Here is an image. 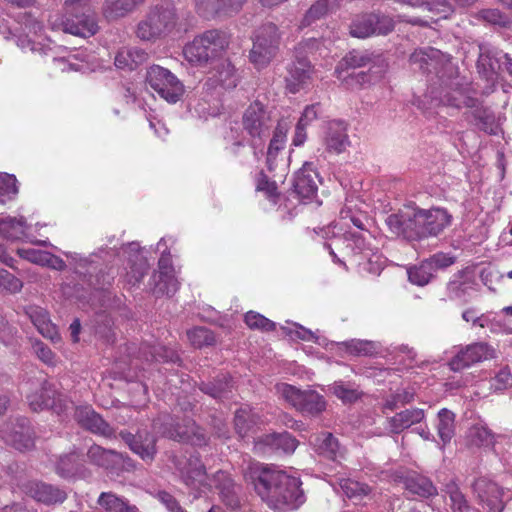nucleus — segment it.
I'll list each match as a JSON object with an SVG mask.
<instances>
[{"label": "nucleus", "mask_w": 512, "mask_h": 512, "mask_svg": "<svg viewBox=\"0 0 512 512\" xmlns=\"http://www.w3.org/2000/svg\"><path fill=\"white\" fill-rule=\"evenodd\" d=\"M244 477L254 486L262 501L275 511L295 510L306 501L300 478L291 476L274 465L252 462Z\"/></svg>", "instance_id": "f257e3e1"}, {"label": "nucleus", "mask_w": 512, "mask_h": 512, "mask_svg": "<svg viewBox=\"0 0 512 512\" xmlns=\"http://www.w3.org/2000/svg\"><path fill=\"white\" fill-rule=\"evenodd\" d=\"M451 219L452 216L444 208L423 209L409 202L389 214L385 224L396 237L414 242L437 237L451 224Z\"/></svg>", "instance_id": "f03ea898"}, {"label": "nucleus", "mask_w": 512, "mask_h": 512, "mask_svg": "<svg viewBox=\"0 0 512 512\" xmlns=\"http://www.w3.org/2000/svg\"><path fill=\"white\" fill-rule=\"evenodd\" d=\"M173 463L180 472L185 485L197 491H201L203 488H215L219 491L222 502L228 508L232 510L240 508L241 486L236 484L227 472L219 470L211 477L208 476L198 455H190L185 461L174 457Z\"/></svg>", "instance_id": "7ed1b4c3"}, {"label": "nucleus", "mask_w": 512, "mask_h": 512, "mask_svg": "<svg viewBox=\"0 0 512 512\" xmlns=\"http://www.w3.org/2000/svg\"><path fill=\"white\" fill-rule=\"evenodd\" d=\"M92 0H66L67 17L55 16L49 23L53 30H62L75 36L90 37L98 32L95 13L91 10Z\"/></svg>", "instance_id": "20e7f679"}, {"label": "nucleus", "mask_w": 512, "mask_h": 512, "mask_svg": "<svg viewBox=\"0 0 512 512\" xmlns=\"http://www.w3.org/2000/svg\"><path fill=\"white\" fill-rule=\"evenodd\" d=\"M241 126L247 136V143L258 161L263 155V148L273 127V120L267 107L255 100L244 111L241 117Z\"/></svg>", "instance_id": "39448f33"}, {"label": "nucleus", "mask_w": 512, "mask_h": 512, "mask_svg": "<svg viewBox=\"0 0 512 512\" xmlns=\"http://www.w3.org/2000/svg\"><path fill=\"white\" fill-rule=\"evenodd\" d=\"M229 40L223 31L208 30L185 45L183 53L186 60L194 65H213L218 56L228 47Z\"/></svg>", "instance_id": "423d86ee"}, {"label": "nucleus", "mask_w": 512, "mask_h": 512, "mask_svg": "<svg viewBox=\"0 0 512 512\" xmlns=\"http://www.w3.org/2000/svg\"><path fill=\"white\" fill-rule=\"evenodd\" d=\"M21 390L26 393L29 407L35 412L44 409L61 411L67 407V397L44 377L29 378L21 384Z\"/></svg>", "instance_id": "0eeeda50"}, {"label": "nucleus", "mask_w": 512, "mask_h": 512, "mask_svg": "<svg viewBox=\"0 0 512 512\" xmlns=\"http://www.w3.org/2000/svg\"><path fill=\"white\" fill-rule=\"evenodd\" d=\"M177 22L174 6H156L138 23L136 35L143 41H155L170 34L176 28Z\"/></svg>", "instance_id": "6e6552de"}, {"label": "nucleus", "mask_w": 512, "mask_h": 512, "mask_svg": "<svg viewBox=\"0 0 512 512\" xmlns=\"http://www.w3.org/2000/svg\"><path fill=\"white\" fill-rule=\"evenodd\" d=\"M252 41L253 45L249 55L250 61L256 68H264L278 52L280 44L278 27L271 22L261 25L255 30Z\"/></svg>", "instance_id": "1a4fd4ad"}, {"label": "nucleus", "mask_w": 512, "mask_h": 512, "mask_svg": "<svg viewBox=\"0 0 512 512\" xmlns=\"http://www.w3.org/2000/svg\"><path fill=\"white\" fill-rule=\"evenodd\" d=\"M275 388L280 397L303 415L315 417L326 409L324 397L315 390H301L287 383H279Z\"/></svg>", "instance_id": "9d476101"}, {"label": "nucleus", "mask_w": 512, "mask_h": 512, "mask_svg": "<svg viewBox=\"0 0 512 512\" xmlns=\"http://www.w3.org/2000/svg\"><path fill=\"white\" fill-rule=\"evenodd\" d=\"M154 423L155 429L164 437L169 439L189 443L193 446L202 447L208 443V436L205 431L199 427L194 420L188 419L183 425L174 423L173 419L168 417L164 422Z\"/></svg>", "instance_id": "9b49d317"}, {"label": "nucleus", "mask_w": 512, "mask_h": 512, "mask_svg": "<svg viewBox=\"0 0 512 512\" xmlns=\"http://www.w3.org/2000/svg\"><path fill=\"white\" fill-rule=\"evenodd\" d=\"M147 84L169 103H176L184 94V85L168 69L151 66L146 73Z\"/></svg>", "instance_id": "f8f14e48"}, {"label": "nucleus", "mask_w": 512, "mask_h": 512, "mask_svg": "<svg viewBox=\"0 0 512 512\" xmlns=\"http://www.w3.org/2000/svg\"><path fill=\"white\" fill-rule=\"evenodd\" d=\"M0 438L19 451L30 450L35 444V432L25 417L6 421L0 428Z\"/></svg>", "instance_id": "ddd939ff"}, {"label": "nucleus", "mask_w": 512, "mask_h": 512, "mask_svg": "<svg viewBox=\"0 0 512 512\" xmlns=\"http://www.w3.org/2000/svg\"><path fill=\"white\" fill-rule=\"evenodd\" d=\"M239 82V75L229 59L221 58L213 61L207 73L203 89L212 93L217 90L234 89Z\"/></svg>", "instance_id": "4468645a"}, {"label": "nucleus", "mask_w": 512, "mask_h": 512, "mask_svg": "<svg viewBox=\"0 0 512 512\" xmlns=\"http://www.w3.org/2000/svg\"><path fill=\"white\" fill-rule=\"evenodd\" d=\"M494 357L495 350L488 343L475 342L461 347L449 360L448 366L452 371L458 372Z\"/></svg>", "instance_id": "2eb2a0df"}, {"label": "nucleus", "mask_w": 512, "mask_h": 512, "mask_svg": "<svg viewBox=\"0 0 512 512\" xmlns=\"http://www.w3.org/2000/svg\"><path fill=\"white\" fill-rule=\"evenodd\" d=\"M394 21L386 15L375 13L357 17L350 25V34L357 38H367L372 35H387L394 29Z\"/></svg>", "instance_id": "dca6fc26"}, {"label": "nucleus", "mask_w": 512, "mask_h": 512, "mask_svg": "<svg viewBox=\"0 0 512 512\" xmlns=\"http://www.w3.org/2000/svg\"><path fill=\"white\" fill-rule=\"evenodd\" d=\"M314 73V67L307 58L297 57L287 67L286 89L292 94L308 89L313 83Z\"/></svg>", "instance_id": "f3484780"}, {"label": "nucleus", "mask_w": 512, "mask_h": 512, "mask_svg": "<svg viewBox=\"0 0 512 512\" xmlns=\"http://www.w3.org/2000/svg\"><path fill=\"white\" fill-rule=\"evenodd\" d=\"M297 446V439L288 432L265 434L254 441V450L261 454H290Z\"/></svg>", "instance_id": "a211bd4d"}, {"label": "nucleus", "mask_w": 512, "mask_h": 512, "mask_svg": "<svg viewBox=\"0 0 512 512\" xmlns=\"http://www.w3.org/2000/svg\"><path fill=\"white\" fill-rule=\"evenodd\" d=\"M470 84L464 78L456 77L446 86L441 101L447 105L457 109L462 107H473L476 104Z\"/></svg>", "instance_id": "6ab92c4d"}, {"label": "nucleus", "mask_w": 512, "mask_h": 512, "mask_svg": "<svg viewBox=\"0 0 512 512\" xmlns=\"http://www.w3.org/2000/svg\"><path fill=\"white\" fill-rule=\"evenodd\" d=\"M119 437L128 445L130 450L139 455L142 460L151 462L157 453L156 438L147 430H139L136 434L123 430Z\"/></svg>", "instance_id": "aec40b11"}, {"label": "nucleus", "mask_w": 512, "mask_h": 512, "mask_svg": "<svg viewBox=\"0 0 512 512\" xmlns=\"http://www.w3.org/2000/svg\"><path fill=\"white\" fill-rule=\"evenodd\" d=\"M472 489L479 502L486 506L490 512H502L504 508L503 490L497 483L485 477H480L474 481Z\"/></svg>", "instance_id": "412c9836"}, {"label": "nucleus", "mask_w": 512, "mask_h": 512, "mask_svg": "<svg viewBox=\"0 0 512 512\" xmlns=\"http://www.w3.org/2000/svg\"><path fill=\"white\" fill-rule=\"evenodd\" d=\"M321 178L312 162H305L296 172L293 182L294 192L302 199L316 196Z\"/></svg>", "instance_id": "4be33fe9"}, {"label": "nucleus", "mask_w": 512, "mask_h": 512, "mask_svg": "<svg viewBox=\"0 0 512 512\" xmlns=\"http://www.w3.org/2000/svg\"><path fill=\"white\" fill-rule=\"evenodd\" d=\"M347 130V124L342 120L328 123L323 140L328 153L338 155L347 150L351 144Z\"/></svg>", "instance_id": "5701e85b"}, {"label": "nucleus", "mask_w": 512, "mask_h": 512, "mask_svg": "<svg viewBox=\"0 0 512 512\" xmlns=\"http://www.w3.org/2000/svg\"><path fill=\"white\" fill-rule=\"evenodd\" d=\"M247 0H195L197 13L205 18L238 13Z\"/></svg>", "instance_id": "b1692460"}, {"label": "nucleus", "mask_w": 512, "mask_h": 512, "mask_svg": "<svg viewBox=\"0 0 512 512\" xmlns=\"http://www.w3.org/2000/svg\"><path fill=\"white\" fill-rule=\"evenodd\" d=\"M75 419L78 424L91 433L104 437L114 435V429L91 407H78L75 411Z\"/></svg>", "instance_id": "393cba45"}, {"label": "nucleus", "mask_w": 512, "mask_h": 512, "mask_svg": "<svg viewBox=\"0 0 512 512\" xmlns=\"http://www.w3.org/2000/svg\"><path fill=\"white\" fill-rule=\"evenodd\" d=\"M86 456L90 464L110 471L118 470L124 463L123 454L96 444L88 448Z\"/></svg>", "instance_id": "a878e982"}, {"label": "nucleus", "mask_w": 512, "mask_h": 512, "mask_svg": "<svg viewBox=\"0 0 512 512\" xmlns=\"http://www.w3.org/2000/svg\"><path fill=\"white\" fill-rule=\"evenodd\" d=\"M123 249L125 253L129 254V270L125 275L126 282L135 286L142 281L148 271L149 265L147 260L140 254V246L138 243H128Z\"/></svg>", "instance_id": "bb28decb"}, {"label": "nucleus", "mask_w": 512, "mask_h": 512, "mask_svg": "<svg viewBox=\"0 0 512 512\" xmlns=\"http://www.w3.org/2000/svg\"><path fill=\"white\" fill-rule=\"evenodd\" d=\"M479 50L477 60L478 71L483 74L486 79H493L501 68L506 53L486 44L479 45Z\"/></svg>", "instance_id": "cd10ccee"}, {"label": "nucleus", "mask_w": 512, "mask_h": 512, "mask_svg": "<svg viewBox=\"0 0 512 512\" xmlns=\"http://www.w3.org/2000/svg\"><path fill=\"white\" fill-rule=\"evenodd\" d=\"M27 494L46 505L63 503L67 493L59 487L44 482H31L27 486Z\"/></svg>", "instance_id": "c85d7f7f"}, {"label": "nucleus", "mask_w": 512, "mask_h": 512, "mask_svg": "<svg viewBox=\"0 0 512 512\" xmlns=\"http://www.w3.org/2000/svg\"><path fill=\"white\" fill-rule=\"evenodd\" d=\"M475 285L476 282L468 271H458L446 285V296L450 300H465L469 291L473 290Z\"/></svg>", "instance_id": "c756f323"}, {"label": "nucleus", "mask_w": 512, "mask_h": 512, "mask_svg": "<svg viewBox=\"0 0 512 512\" xmlns=\"http://www.w3.org/2000/svg\"><path fill=\"white\" fill-rule=\"evenodd\" d=\"M404 489L419 498H430L438 494L433 482L426 476L416 472L408 473L402 478Z\"/></svg>", "instance_id": "7c9ffc66"}, {"label": "nucleus", "mask_w": 512, "mask_h": 512, "mask_svg": "<svg viewBox=\"0 0 512 512\" xmlns=\"http://www.w3.org/2000/svg\"><path fill=\"white\" fill-rule=\"evenodd\" d=\"M25 311L39 333L52 341L59 339L56 326L51 323L48 312L44 308L30 305Z\"/></svg>", "instance_id": "2f4dec72"}, {"label": "nucleus", "mask_w": 512, "mask_h": 512, "mask_svg": "<svg viewBox=\"0 0 512 512\" xmlns=\"http://www.w3.org/2000/svg\"><path fill=\"white\" fill-rule=\"evenodd\" d=\"M145 0H105L102 14L108 21L119 20L132 13Z\"/></svg>", "instance_id": "473e14b6"}, {"label": "nucleus", "mask_w": 512, "mask_h": 512, "mask_svg": "<svg viewBox=\"0 0 512 512\" xmlns=\"http://www.w3.org/2000/svg\"><path fill=\"white\" fill-rule=\"evenodd\" d=\"M85 470L80 454L75 451L60 456L55 463V472L62 478L80 476Z\"/></svg>", "instance_id": "72a5a7b5"}, {"label": "nucleus", "mask_w": 512, "mask_h": 512, "mask_svg": "<svg viewBox=\"0 0 512 512\" xmlns=\"http://www.w3.org/2000/svg\"><path fill=\"white\" fill-rule=\"evenodd\" d=\"M424 411L418 408L406 409L388 419L389 428L392 433L399 434L414 424L424 419Z\"/></svg>", "instance_id": "f704fd0d"}, {"label": "nucleus", "mask_w": 512, "mask_h": 512, "mask_svg": "<svg viewBox=\"0 0 512 512\" xmlns=\"http://www.w3.org/2000/svg\"><path fill=\"white\" fill-rule=\"evenodd\" d=\"M317 453L327 459L336 460L343 456L338 439L330 432H321L314 441Z\"/></svg>", "instance_id": "c9c22d12"}, {"label": "nucleus", "mask_w": 512, "mask_h": 512, "mask_svg": "<svg viewBox=\"0 0 512 512\" xmlns=\"http://www.w3.org/2000/svg\"><path fill=\"white\" fill-rule=\"evenodd\" d=\"M148 59V54L141 48L124 47L115 57V66L119 69L133 70Z\"/></svg>", "instance_id": "e433bc0d"}, {"label": "nucleus", "mask_w": 512, "mask_h": 512, "mask_svg": "<svg viewBox=\"0 0 512 512\" xmlns=\"http://www.w3.org/2000/svg\"><path fill=\"white\" fill-rule=\"evenodd\" d=\"M28 225L23 217H5L0 220V235L11 241L23 240L27 236Z\"/></svg>", "instance_id": "4c0bfd02"}, {"label": "nucleus", "mask_w": 512, "mask_h": 512, "mask_svg": "<svg viewBox=\"0 0 512 512\" xmlns=\"http://www.w3.org/2000/svg\"><path fill=\"white\" fill-rule=\"evenodd\" d=\"M152 293L156 296H172L179 289V281L175 273L153 274L150 279Z\"/></svg>", "instance_id": "58836bf2"}, {"label": "nucleus", "mask_w": 512, "mask_h": 512, "mask_svg": "<svg viewBox=\"0 0 512 512\" xmlns=\"http://www.w3.org/2000/svg\"><path fill=\"white\" fill-rule=\"evenodd\" d=\"M287 131V125L278 122L267 149V166L269 170L273 169L278 153L285 148Z\"/></svg>", "instance_id": "ea45409f"}, {"label": "nucleus", "mask_w": 512, "mask_h": 512, "mask_svg": "<svg viewBox=\"0 0 512 512\" xmlns=\"http://www.w3.org/2000/svg\"><path fill=\"white\" fill-rule=\"evenodd\" d=\"M139 357L147 362H176L179 360V356L174 350L162 345H143L139 350Z\"/></svg>", "instance_id": "a19ab883"}, {"label": "nucleus", "mask_w": 512, "mask_h": 512, "mask_svg": "<svg viewBox=\"0 0 512 512\" xmlns=\"http://www.w3.org/2000/svg\"><path fill=\"white\" fill-rule=\"evenodd\" d=\"M341 0H317L304 15L302 25L309 26L336 9Z\"/></svg>", "instance_id": "79ce46f5"}, {"label": "nucleus", "mask_w": 512, "mask_h": 512, "mask_svg": "<svg viewBox=\"0 0 512 512\" xmlns=\"http://www.w3.org/2000/svg\"><path fill=\"white\" fill-rule=\"evenodd\" d=\"M443 492L449 497V508L451 512H469L471 507L455 481L451 480L445 484Z\"/></svg>", "instance_id": "37998d69"}, {"label": "nucleus", "mask_w": 512, "mask_h": 512, "mask_svg": "<svg viewBox=\"0 0 512 512\" xmlns=\"http://www.w3.org/2000/svg\"><path fill=\"white\" fill-rule=\"evenodd\" d=\"M231 388V377L226 374H221L212 382H203L200 386V390L202 392L215 399L225 398L226 394L231 391Z\"/></svg>", "instance_id": "c03bdc74"}, {"label": "nucleus", "mask_w": 512, "mask_h": 512, "mask_svg": "<svg viewBox=\"0 0 512 512\" xmlns=\"http://www.w3.org/2000/svg\"><path fill=\"white\" fill-rule=\"evenodd\" d=\"M440 51L432 47L415 50L410 58V64L416 66L423 73L429 71L430 66L438 60Z\"/></svg>", "instance_id": "a18cd8bd"}, {"label": "nucleus", "mask_w": 512, "mask_h": 512, "mask_svg": "<svg viewBox=\"0 0 512 512\" xmlns=\"http://www.w3.org/2000/svg\"><path fill=\"white\" fill-rule=\"evenodd\" d=\"M455 415L448 409H441L438 412L437 433L443 444L451 441L455 434Z\"/></svg>", "instance_id": "49530a36"}, {"label": "nucleus", "mask_w": 512, "mask_h": 512, "mask_svg": "<svg viewBox=\"0 0 512 512\" xmlns=\"http://www.w3.org/2000/svg\"><path fill=\"white\" fill-rule=\"evenodd\" d=\"M339 486L342 492L350 499L361 500L371 492V487L368 484L351 478L339 479Z\"/></svg>", "instance_id": "de8ad7c7"}, {"label": "nucleus", "mask_w": 512, "mask_h": 512, "mask_svg": "<svg viewBox=\"0 0 512 512\" xmlns=\"http://www.w3.org/2000/svg\"><path fill=\"white\" fill-rule=\"evenodd\" d=\"M475 104L473 107H468L471 109L470 115L482 130L493 133L492 125L495 120L493 112L489 108L484 107L478 98H476Z\"/></svg>", "instance_id": "09e8293b"}, {"label": "nucleus", "mask_w": 512, "mask_h": 512, "mask_svg": "<svg viewBox=\"0 0 512 512\" xmlns=\"http://www.w3.org/2000/svg\"><path fill=\"white\" fill-rule=\"evenodd\" d=\"M468 439L471 445L477 447H490L495 442L492 431L481 424L474 425L469 429Z\"/></svg>", "instance_id": "8fccbe9b"}, {"label": "nucleus", "mask_w": 512, "mask_h": 512, "mask_svg": "<svg viewBox=\"0 0 512 512\" xmlns=\"http://www.w3.org/2000/svg\"><path fill=\"white\" fill-rule=\"evenodd\" d=\"M340 218L342 220H350V222L359 230H366V223L369 222L367 215L356 209V205L352 200H347L344 207L340 211Z\"/></svg>", "instance_id": "3c124183"}, {"label": "nucleus", "mask_w": 512, "mask_h": 512, "mask_svg": "<svg viewBox=\"0 0 512 512\" xmlns=\"http://www.w3.org/2000/svg\"><path fill=\"white\" fill-rule=\"evenodd\" d=\"M373 55L368 51L352 50L342 59L340 66H345L347 69L365 67L373 60Z\"/></svg>", "instance_id": "603ef678"}, {"label": "nucleus", "mask_w": 512, "mask_h": 512, "mask_svg": "<svg viewBox=\"0 0 512 512\" xmlns=\"http://www.w3.org/2000/svg\"><path fill=\"white\" fill-rule=\"evenodd\" d=\"M434 276V272L427 260L423 261L419 266H415L408 270L409 281L418 286L428 284Z\"/></svg>", "instance_id": "864d4df0"}, {"label": "nucleus", "mask_w": 512, "mask_h": 512, "mask_svg": "<svg viewBox=\"0 0 512 512\" xmlns=\"http://www.w3.org/2000/svg\"><path fill=\"white\" fill-rule=\"evenodd\" d=\"M190 343L196 348L211 346L215 343L213 332L205 327H195L187 332Z\"/></svg>", "instance_id": "5fc2aeb1"}, {"label": "nucleus", "mask_w": 512, "mask_h": 512, "mask_svg": "<svg viewBox=\"0 0 512 512\" xmlns=\"http://www.w3.org/2000/svg\"><path fill=\"white\" fill-rule=\"evenodd\" d=\"M18 193L17 179L14 175L0 174V203L5 204Z\"/></svg>", "instance_id": "6e6d98bb"}, {"label": "nucleus", "mask_w": 512, "mask_h": 512, "mask_svg": "<svg viewBox=\"0 0 512 512\" xmlns=\"http://www.w3.org/2000/svg\"><path fill=\"white\" fill-rule=\"evenodd\" d=\"M348 353L354 356H371L376 353V344L368 340L353 339L344 343Z\"/></svg>", "instance_id": "4d7b16f0"}, {"label": "nucleus", "mask_w": 512, "mask_h": 512, "mask_svg": "<svg viewBox=\"0 0 512 512\" xmlns=\"http://www.w3.org/2000/svg\"><path fill=\"white\" fill-rule=\"evenodd\" d=\"M400 2L406 3L412 7L425 6L428 11L436 12L441 17L446 18L451 12L452 7L447 1L442 2H427L424 0H399Z\"/></svg>", "instance_id": "13d9d810"}, {"label": "nucleus", "mask_w": 512, "mask_h": 512, "mask_svg": "<svg viewBox=\"0 0 512 512\" xmlns=\"http://www.w3.org/2000/svg\"><path fill=\"white\" fill-rule=\"evenodd\" d=\"M245 323L251 329H257L266 332L273 331L276 327V324L273 321L254 311H249L246 313Z\"/></svg>", "instance_id": "bf43d9fd"}, {"label": "nucleus", "mask_w": 512, "mask_h": 512, "mask_svg": "<svg viewBox=\"0 0 512 512\" xmlns=\"http://www.w3.org/2000/svg\"><path fill=\"white\" fill-rule=\"evenodd\" d=\"M125 499L111 492H102L98 498V504L107 512H122L125 507Z\"/></svg>", "instance_id": "052dcab7"}, {"label": "nucleus", "mask_w": 512, "mask_h": 512, "mask_svg": "<svg viewBox=\"0 0 512 512\" xmlns=\"http://www.w3.org/2000/svg\"><path fill=\"white\" fill-rule=\"evenodd\" d=\"M367 66H369V69L366 72L375 84L384 77L388 64L381 55H373V60Z\"/></svg>", "instance_id": "680f3d73"}, {"label": "nucleus", "mask_w": 512, "mask_h": 512, "mask_svg": "<svg viewBox=\"0 0 512 512\" xmlns=\"http://www.w3.org/2000/svg\"><path fill=\"white\" fill-rule=\"evenodd\" d=\"M338 78H342L347 87L350 89L374 84L366 71H353L343 77L342 73L339 72Z\"/></svg>", "instance_id": "e2e57ef3"}, {"label": "nucleus", "mask_w": 512, "mask_h": 512, "mask_svg": "<svg viewBox=\"0 0 512 512\" xmlns=\"http://www.w3.org/2000/svg\"><path fill=\"white\" fill-rule=\"evenodd\" d=\"M234 423L237 433L241 437H244L249 432L254 422L251 419L250 411L247 409H239L235 413Z\"/></svg>", "instance_id": "0e129e2a"}, {"label": "nucleus", "mask_w": 512, "mask_h": 512, "mask_svg": "<svg viewBox=\"0 0 512 512\" xmlns=\"http://www.w3.org/2000/svg\"><path fill=\"white\" fill-rule=\"evenodd\" d=\"M23 287V283L20 279L15 277L4 269H0V288L10 292L17 293Z\"/></svg>", "instance_id": "69168bd1"}, {"label": "nucleus", "mask_w": 512, "mask_h": 512, "mask_svg": "<svg viewBox=\"0 0 512 512\" xmlns=\"http://www.w3.org/2000/svg\"><path fill=\"white\" fill-rule=\"evenodd\" d=\"M333 394L341 399L343 402L351 403L358 399L359 393L357 390L350 388L343 382H335L332 386Z\"/></svg>", "instance_id": "338daca9"}, {"label": "nucleus", "mask_w": 512, "mask_h": 512, "mask_svg": "<svg viewBox=\"0 0 512 512\" xmlns=\"http://www.w3.org/2000/svg\"><path fill=\"white\" fill-rule=\"evenodd\" d=\"M455 260L456 258L448 253L438 252L427 259V262L435 273L438 269H444L453 265Z\"/></svg>", "instance_id": "774afa93"}]
</instances>
